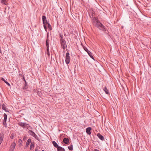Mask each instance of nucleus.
Returning <instances> with one entry per match:
<instances>
[{
  "label": "nucleus",
  "instance_id": "nucleus-36",
  "mask_svg": "<svg viewBox=\"0 0 151 151\" xmlns=\"http://www.w3.org/2000/svg\"><path fill=\"white\" fill-rule=\"evenodd\" d=\"M38 151V149L37 148H36L35 149V151Z\"/></svg>",
  "mask_w": 151,
  "mask_h": 151
},
{
  "label": "nucleus",
  "instance_id": "nucleus-19",
  "mask_svg": "<svg viewBox=\"0 0 151 151\" xmlns=\"http://www.w3.org/2000/svg\"><path fill=\"white\" fill-rule=\"evenodd\" d=\"M31 139H29L27 140V141L26 142V145L28 146L29 144L31 143Z\"/></svg>",
  "mask_w": 151,
  "mask_h": 151
},
{
  "label": "nucleus",
  "instance_id": "nucleus-34",
  "mask_svg": "<svg viewBox=\"0 0 151 151\" xmlns=\"http://www.w3.org/2000/svg\"><path fill=\"white\" fill-rule=\"evenodd\" d=\"M94 151H99V150L97 149H94Z\"/></svg>",
  "mask_w": 151,
  "mask_h": 151
},
{
  "label": "nucleus",
  "instance_id": "nucleus-10",
  "mask_svg": "<svg viewBox=\"0 0 151 151\" xmlns=\"http://www.w3.org/2000/svg\"><path fill=\"white\" fill-rule=\"evenodd\" d=\"M4 134L2 133L0 135V144L2 143L4 137Z\"/></svg>",
  "mask_w": 151,
  "mask_h": 151
},
{
  "label": "nucleus",
  "instance_id": "nucleus-37",
  "mask_svg": "<svg viewBox=\"0 0 151 151\" xmlns=\"http://www.w3.org/2000/svg\"><path fill=\"white\" fill-rule=\"evenodd\" d=\"M0 52L1 53V48H0Z\"/></svg>",
  "mask_w": 151,
  "mask_h": 151
},
{
  "label": "nucleus",
  "instance_id": "nucleus-21",
  "mask_svg": "<svg viewBox=\"0 0 151 151\" xmlns=\"http://www.w3.org/2000/svg\"><path fill=\"white\" fill-rule=\"evenodd\" d=\"M60 42H61L63 40H64L63 39V36L61 34L60 35Z\"/></svg>",
  "mask_w": 151,
  "mask_h": 151
},
{
  "label": "nucleus",
  "instance_id": "nucleus-38",
  "mask_svg": "<svg viewBox=\"0 0 151 151\" xmlns=\"http://www.w3.org/2000/svg\"><path fill=\"white\" fill-rule=\"evenodd\" d=\"M19 140H20L21 141V142H22V141L21 139H20Z\"/></svg>",
  "mask_w": 151,
  "mask_h": 151
},
{
  "label": "nucleus",
  "instance_id": "nucleus-23",
  "mask_svg": "<svg viewBox=\"0 0 151 151\" xmlns=\"http://www.w3.org/2000/svg\"><path fill=\"white\" fill-rule=\"evenodd\" d=\"M4 119L3 120H7V115L6 114L4 113Z\"/></svg>",
  "mask_w": 151,
  "mask_h": 151
},
{
  "label": "nucleus",
  "instance_id": "nucleus-39",
  "mask_svg": "<svg viewBox=\"0 0 151 151\" xmlns=\"http://www.w3.org/2000/svg\"><path fill=\"white\" fill-rule=\"evenodd\" d=\"M42 151H44V150H42Z\"/></svg>",
  "mask_w": 151,
  "mask_h": 151
},
{
  "label": "nucleus",
  "instance_id": "nucleus-4",
  "mask_svg": "<svg viewBox=\"0 0 151 151\" xmlns=\"http://www.w3.org/2000/svg\"><path fill=\"white\" fill-rule=\"evenodd\" d=\"M42 19L43 24H44V27L46 31L47 27L45 25V24L47 23V20H46V17L45 16H43L42 17Z\"/></svg>",
  "mask_w": 151,
  "mask_h": 151
},
{
  "label": "nucleus",
  "instance_id": "nucleus-3",
  "mask_svg": "<svg viewBox=\"0 0 151 151\" xmlns=\"http://www.w3.org/2000/svg\"><path fill=\"white\" fill-rule=\"evenodd\" d=\"M69 53L68 52L66 53L65 61L66 64H67L69 63L70 61V57L69 56Z\"/></svg>",
  "mask_w": 151,
  "mask_h": 151
},
{
  "label": "nucleus",
  "instance_id": "nucleus-33",
  "mask_svg": "<svg viewBox=\"0 0 151 151\" xmlns=\"http://www.w3.org/2000/svg\"><path fill=\"white\" fill-rule=\"evenodd\" d=\"M2 81H4L5 82V81H6L3 78H1V79Z\"/></svg>",
  "mask_w": 151,
  "mask_h": 151
},
{
  "label": "nucleus",
  "instance_id": "nucleus-22",
  "mask_svg": "<svg viewBox=\"0 0 151 151\" xmlns=\"http://www.w3.org/2000/svg\"><path fill=\"white\" fill-rule=\"evenodd\" d=\"M1 3L6 5L7 4V3L6 0H1Z\"/></svg>",
  "mask_w": 151,
  "mask_h": 151
},
{
  "label": "nucleus",
  "instance_id": "nucleus-24",
  "mask_svg": "<svg viewBox=\"0 0 151 151\" xmlns=\"http://www.w3.org/2000/svg\"><path fill=\"white\" fill-rule=\"evenodd\" d=\"M46 24H47L48 25V27L50 29V30L51 29V25L50 24L47 22V23H46Z\"/></svg>",
  "mask_w": 151,
  "mask_h": 151
},
{
  "label": "nucleus",
  "instance_id": "nucleus-27",
  "mask_svg": "<svg viewBox=\"0 0 151 151\" xmlns=\"http://www.w3.org/2000/svg\"><path fill=\"white\" fill-rule=\"evenodd\" d=\"M14 137V134H11L10 136V138L11 139H13Z\"/></svg>",
  "mask_w": 151,
  "mask_h": 151
},
{
  "label": "nucleus",
  "instance_id": "nucleus-31",
  "mask_svg": "<svg viewBox=\"0 0 151 151\" xmlns=\"http://www.w3.org/2000/svg\"><path fill=\"white\" fill-rule=\"evenodd\" d=\"M47 54L48 55V56H49L50 55V52H49V49H48V50H47Z\"/></svg>",
  "mask_w": 151,
  "mask_h": 151
},
{
  "label": "nucleus",
  "instance_id": "nucleus-29",
  "mask_svg": "<svg viewBox=\"0 0 151 151\" xmlns=\"http://www.w3.org/2000/svg\"><path fill=\"white\" fill-rule=\"evenodd\" d=\"M84 49L85 50V51H86L87 52H88V51H89V50H88V49L86 47H84Z\"/></svg>",
  "mask_w": 151,
  "mask_h": 151
},
{
  "label": "nucleus",
  "instance_id": "nucleus-2",
  "mask_svg": "<svg viewBox=\"0 0 151 151\" xmlns=\"http://www.w3.org/2000/svg\"><path fill=\"white\" fill-rule=\"evenodd\" d=\"M28 132L30 135L34 137L38 141H40L39 137L32 130H29L28 131Z\"/></svg>",
  "mask_w": 151,
  "mask_h": 151
},
{
  "label": "nucleus",
  "instance_id": "nucleus-7",
  "mask_svg": "<svg viewBox=\"0 0 151 151\" xmlns=\"http://www.w3.org/2000/svg\"><path fill=\"white\" fill-rule=\"evenodd\" d=\"M26 123L25 122H19L18 123V124L23 127L24 128H25V126L26 125Z\"/></svg>",
  "mask_w": 151,
  "mask_h": 151
},
{
  "label": "nucleus",
  "instance_id": "nucleus-12",
  "mask_svg": "<svg viewBox=\"0 0 151 151\" xmlns=\"http://www.w3.org/2000/svg\"><path fill=\"white\" fill-rule=\"evenodd\" d=\"M6 121L7 120H3V125L6 128H7V124L6 123Z\"/></svg>",
  "mask_w": 151,
  "mask_h": 151
},
{
  "label": "nucleus",
  "instance_id": "nucleus-16",
  "mask_svg": "<svg viewBox=\"0 0 151 151\" xmlns=\"http://www.w3.org/2000/svg\"><path fill=\"white\" fill-rule=\"evenodd\" d=\"M58 151H65V150L63 148L59 146L57 148Z\"/></svg>",
  "mask_w": 151,
  "mask_h": 151
},
{
  "label": "nucleus",
  "instance_id": "nucleus-1",
  "mask_svg": "<svg viewBox=\"0 0 151 151\" xmlns=\"http://www.w3.org/2000/svg\"><path fill=\"white\" fill-rule=\"evenodd\" d=\"M93 23L96 27L99 28L100 29L104 31H106L105 27L103 24L100 23L97 18H95L93 20Z\"/></svg>",
  "mask_w": 151,
  "mask_h": 151
},
{
  "label": "nucleus",
  "instance_id": "nucleus-9",
  "mask_svg": "<svg viewBox=\"0 0 151 151\" xmlns=\"http://www.w3.org/2000/svg\"><path fill=\"white\" fill-rule=\"evenodd\" d=\"M98 137L101 140H104V138L103 136L101 135L100 133H98L97 134Z\"/></svg>",
  "mask_w": 151,
  "mask_h": 151
},
{
  "label": "nucleus",
  "instance_id": "nucleus-15",
  "mask_svg": "<svg viewBox=\"0 0 151 151\" xmlns=\"http://www.w3.org/2000/svg\"><path fill=\"white\" fill-rule=\"evenodd\" d=\"M34 147V142H32L30 146V149L32 150Z\"/></svg>",
  "mask_w": 151,
  "mask_h": 151
},
{
  "label": "nucleus",
  "instance_id": "nucleus-13",
  "mask_svg": "<svg viewBox=\"0 0 151 151\" xmlns=\"http://www.w3.org/2000/svg\"><path fill=\"white\" fill-rule=\"evenodd\" d=\"M46 46L47 48V50H48V49H49V40L48 39H47L46 42Z\"/></svg>",
  "mask_w": 151,
  "mask_h": 151
},
{
  "label": "nucleus",
  "instance_id": "nucleus-17",
  "mask_svg": "<svg viewBox=\"0 0 151 151\" xmlns=\"http://www.w3.org/2000/svg\"><path fill=\"white\" fill-rule=\"evenodd\" d=\"M103 90L106 94H109V91L107 89L106 87H104V88H103Z\"/></svg>",
  "mask_w": 151,
  "mask_h": 151
},
{
  "label": "nucleus",
  "instance_id": "nucleus-8",
  "mask_svg": "<svg viewBox=\"0 0 151 151\" xmlns=\"http://www.w3.org/2000/svg\"><path fill=\"white\" fill-rule=\"evenodd\" d=\"M91 128L90 127H88L86 128V133L89 135H90L91 133Z\"/></svg>",
  "mask_w": 151,
  "mask_h": 151
},
{
  "label": "nucleus",
  "instance_id": "nucleus-32",
  "mask_svg": "<svg viewBox=\"0 0 151 151\" xmlns=\"http://www.w3.org/2000/svg\"><path fill=\"white\" fill-rule=\"evenodd\" d=\"M32 129V127H31V126H29V127H28V128L27 129L28 130L30 129Z\"/></svg>",
  "mask_w": 151,
  "mask_h": 151
},
{
  "label": "nucleus",
  "instance_id": "nucleus-35",
  "mask_svg": "<svg viewBox=\"0 0 151 151\" xmlns=\"http://www.w3.org/2000/svg\"><path fill=\"white\" fill-rule=\"evenodd\" d=\"M19 75L20 76H21L22 77V76H24L23 75H22L21 74H19Z\"/></svg>",
  "mask_w": 151,
  "mask_h": 151
},
{
  "label": "nucleus",
  "instance_id": "nucleus-11",
  "mask_svg": "<svg viewBox=\"0 0 151 151\" xmlns=\"http://www.w3.org/2000/svg\"><path fill=\"white\" fill-rule=\"evenodd\" d=\"M63 142L65 144H67L69 142V139L68 138H65L63 139Z\"/></svg>",
  "mask_w": 151,
  "mask_h": 151
},
{
  "label": "nucleus",
  "instance_id": "nucleus-20",
  "mask_svg": "<svg viewBox=\"0 0 151 151\" xmlns=\"http://www.w3.org/2000/svg\"><path fill=\"white\" fill-rule=\"evenodd\" d=\"M2 108L3 110H5L6 111H8L6 109L5 105L4 104H3L2 105Z\"/></svg>",
  "mask_w": 151,
  "mask_h": 151
},
{
  "label": "nucleus",
  "instance_id": "nucleus-14",
  "mask_svg": "<svg viewBox=\"0 0 151 151\" xmlns=\"http://www.w3.org/2000/svg\"><path fill=\"white\" fill-rule=\"evenodd\" d=\"M52 143L54 146L57 148H58L59 147L55 141H53L52 142Z\"/></svg>",
  "mask_w": 151,
  "mask_h": 151
},
{
  "label": "nucleus",
  "instance_id": "nucleus-30",
  "mask_svg": "<svg viewBox=\"0 0 151 151\" xmlns=\"http://www.w3.org/2000/svg\"><path fill=\"white\" fill-rule=\"evenodd\" d=\"M22 77H23V80L24 81H25V83H26V81H25V78H24V76H22Z\"/></svg>",
  "mask_w": 151,
  "mask_h": 151
},
{
  "label": "nucleus",
  "instance_id": "nucleus-26",
  "mask_svg": "<svg viewBox=\"0 0 151 151\" xmlns=\"http://www.w3.org/2000/svg\"><path fill=\"white\" fill-rule=\"evenodd\" d=\"M26 125L25 126V128H27V129L28 128V127H29V126H30V125L29 124H27V123H26Z\"/></svg>",
  "mask_w": 151,
  "mask_h": 151
},
{
  "label": "nucleus",
  "instance_id": "nucleus-5",
  "mask_svg": "<svg viewBox=\"0 0 151 151\" xmlns=\"http://www.w3.org/2000/svg\"><path fill=\"white\" fill-rule=\"evenodd\" d=\"M60 44L61 45L62 48H63V49H65L66 48L67 45L66 43L65 40H63L60 42Z\"/></svg>",
  "mask_w": 151,
  "mask_h": 151
},
{
  "label": "nucleus",
  "instance_id": "nucleus-28",
  "mask_svg": "<svg viewBox=\"0 0 151 151\" xmlns=\"http://www.w3.org/2000/svg\"><path fill=\"white\" fill-rule=\"evenodd\" d=\"M5 83H6L8 86H10V84L8 82L6 81H5Z\"/></svg>",
  "mask_w": 151,
  "mask_h": 151
},
{
  "label": "nucleus",
  "instance_id": "nucleus-18",
  "mask_svg": "<svg viewBox=\"0 0 151 151\" xmlns=\"http://www.w3.org/2000/svg\"><path fill=\"white\" fill-rule=\"evenodd\" d=\"M87 53L90 57L94 59L92 55L91 52L90 51H88V52H87Z\"/></svg>",
  "mask_w": 151,
  "mask_h": 151
},
{
  "label": "nucleus",
  "instance_id": "nucleus-6",
  "mask_svg": "<svg viewBox=\"0 0 151 151\" xmlns=\"http://www.w3.org/2000/svg\"><path fill=\"white\" fill-rule=\"evenodd\" d=\"M15 146L16 143L15 142H14L12 143L10 146L11 148L10 150V151H13L15 148Z\"/></svg>",
  "mask_w": 151,
  "mask_h": 151
},
{
  "label": "nucleus",
  "instance_id": "nucleus-25",
  "mask_svg": "<svg viewBox=\"0 0 151 151\" xmlns=\"http://www.w3.org/2000/svg\"><path fill=\"white\" fill-rule=\"evenodd\" d=\"M68 148L69 150H73V145H70V146L68 147Z\"/></svg>",
  "mask_w": 151,
  "mask_h": 151
}]
</instances>
